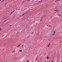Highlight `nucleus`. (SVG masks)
I'll return each mask as SVG.
<instances>
[{"label": "nucleus", "instance_id": "obj_22", "mask_svg": "<svg viewBox=\"0 0 62 62\" xmlns=\"http://www.w3.org/2000/svg\"><path fill=\"white\" fill-rule=\"evenodd\" d=\"M1 0H0V1H1Z\"/></svg>", "mask_w": 62, "mask_h": 62}, {"label": "nucleus", "instance_id": "obj_19", "mask_svg": "<svg viewBox=\"0 0 62 62\" xmlns=\"http://www.w3.org/2000/svg\"><path fill=\"white\" fill-rule=\"evenodd\" d=\"M61 62H62V60L61 61Z\"/></svg>", "mask_w": 62, "mask_h": 62}, {"label": "nucleus", "instance_id": "obj_9", "mask_svg": "<svg viewBox=\"0 0 62 62\" xmlns=\"http://www.w3.org/2000/svg\"><path fill=\"white\" fill-rule=\"evenodd\" d=\"M47 59H49V57H47Z\"/></svg>", "mask_w": 62, "mask_h": 62}, {"label": "nucleus", "instance_id": "obj_20", "mask_svg": "<svg viewBox=\"0 0 62 62\" xmlns=\"http://www.w3.org/2000/svg\"><path fill=\"white\" fill-rule=\"evenodd\" d=\"M40 21H41V20H40Z\"/></svg>", "mask_w": 62, "mask_h": 62}, {"label": "nucleus", "instance_id": "obj_10", "mask_svg": "<svg viewBox=\"0 0 62 62\" xmlns=\"http://www.w3.org/2000/svg\"><path fill=\"white\" fill-rule=\"evenodd\" d=\"M58 15L59 16V17H60V15H59L58 14Z\"/></svg>", "mask_w": 62, "mask_h": 62}, {"label": "nucleus", "instance_id": "obj_8", "mask_svg": "<svg viewBox=\"0 0 62 62\" xmlns=\"http://www.w3.org/2000/svg\"><path fill=\"white\" fill-rule=\"evenodd\" d=\"M55 31H54V34H55Z\"/></svg>", "mask_w": 62, "mask_h": 62}, {"label": "nucleus", "instance_id": "obj_6", "mask_svg": "<svg viewBox=\"0 0 62 62\" xmlns=\"http://www.w3.org/2000/svg\"><path fill=\"white\" fill-rule=\"evenodd\" d=\"M21 44H19L18 46H21Z\"/></svg>", "mask_w": 62, "mask_h": 62}, {"label": "nucleus", "instance_id": "obj_3", "mask_svg": "<svg viewBox=\"0 0 62 62\" xmlns=\"http://www.w3.org/2000/svg\"><path fill=\"white\" fill-rule=\"evenodd\" d=\"M19 52H22V50H19Z\"/></svg>", "mask_w": 62, "mask_h": 62}, {"label": "nucleus", "instance_id": "obj_15", "mask_svg": "<svg viewBox=\"0 0 62 62\" xmlns=\"http://www.w3.org/2000/svg\"><path fill=\"white\" fill-rule=\"evenodd\" d=\"M61 0H58V1H61Z\"/></svg>", "mask_w": 62, "mask_h": 62}, {"label": "nucleus", "instance_id": "obj_11", "mask_svg": "<svg viewBox=\"0 0 62 62\" xmlns=\"http://www.w3.org/2000/svg\"><path fill=\"white\" fill-rule=\"evenodd\" d=\"M55 2H58V0L56 1H55Z\"/></svg>", "mask_w": 62, "mask_h": 62}, {"label": "nucleus", "instance_id": "obj_13", "mask_svg": "<svg viewBox=\"0 0 62 62\" xmlns=\"http://www.w3.org/2000/svg\"><path fill=\"white\" fill-rule=\"evenodd\" d=\"M27 62H29V61H28V60L27 61Z\"/></svg>", "mask_w": 62, "mask_h": 62}, {"label": "nucleus", "instance_id": "obj_16", "mask_svg": "<svg viewBox=\"0 0 62 62\" xmlns=\"http://www.w3.org/2000/svg\"><path fill=\"white\" fill-rule=\"evenodd\" d=\"M52 62H54V61L53 60H52Z\"/></svg>", "mask_w": 62, "mask_h": 62}, {"label": "nucleus", "instance_id": "obj_4", "mask_svg": "<svg viewBox=\"0 0 62 62\" xmlns=\"http://www.w3.org/2000/svg\"><path fill=\"white\" fill-rule=\"evenodd\" d=\"M50 45V43L48 45V47H49Z\"/></svg>", "mask_w": 62, "mask_h": 62}, {"label": "nucleus", "instance_id": "obj_5", "mask_svg": "<svg viewBox=\"0 0 62 62\" xmlns=\"http://www.w3.org/2000/svg\"><path fill=\"white\" fill-rule=\"evenodd\" d=\"M14 11H15V10H14V11H13L12 12V13H13V12H14Z\"/></svg>", "mask_w": 62, "mask_h": 62}, {"label": "nucleus", "instance_id": "obj_12", "mask_svg": "<svg viewBox=\"0 0 62 62\" xmlns=\"http://www.w3.org/2000/svg\"><path fill=\"white\" fill-rule=\"evenodd\" d=\"M2 29H1V28H0V31H1V30Z\"/></svg>", "mask_w": 62, "mask_h": 62}, {"label": "nucleus", "instance_id": "obj_18", "mask_svg": "<svg viewBox=\"0 0 62 62\" xmlns=\"http://www.w3.org/2000/svg\"><path fill=\"white\" fill-rule=\"evenodd\" d=\"M3 2V1H1V2Z\"/></svg>", "mask_w": 62, "mask_h": 62}, {"label": "nucleus", "instance_id": "obj_1", "mask_svg": "<svg viewBox=\"0 0 62 62\" xmlns=\"http://www.w3.org/2000/svg\"><path fill=\"white\" fill-rule=\"evenodd\" d=\"M26 13H25L24 14H23V15L21 16H20V17H23V16H24V15H25V14H26Z\"/></svg>", "mask_w": 62, "mask_h": 62}, {"label": "nucleus", "instance_id": "obj_21", "mask_svg": "<svg viewBox=\"0 0 62 62\" xmlns=\"http://www.w3.org/2000/svg\"><path fill=\"white\" fill-rule=\"evenodd\" d=\"M4 0H3L2 1H4Z\"/></svg>", "mask_w": 62, "mask_h": 62}, {"label": "nucleus", "instance_id": "obj_14", "mask_svg": "<svg viewBox=\"0 0 62 62\" xmlns=\"http://www.w3.org/2000/svg\"><path fill=\"white\" fill-rule=\"evenodd\" d=\"M14 51H12V53H14Z\"/></svg>", "mask_w": 62, "mask_h": 62}, {"label": "nucleus", "instance_id": "obj_2", "mask_svg": "<svg viewBox=\"0 0 62 62\" xmlns=\"http://www.w3.org/2000/svg\"><path fill=\"white\" fill-rule=\"evenodd\" d=\"M37 59H38V56H37L36 58L35 59V61H37Z\"/></svg>", "mask_w": 62, "mask_h": 62}, {"label": "nucleus", "instance_id": "obj_17", "mask_svg": "<svg viewBox=\"0 0 62 62\" xmlns=\"http://www.w3.org/2000/svg\"><path fill=\"white\" fill-rule=\"evenodd\" d=\"M19 46H17V47H19Z\"/></svg>", "mask_w": 62, "mask_h": 62}, {"label": "nucleus", "instance_id": "obj_23", "mask_svg": "<svg viewBox=\"0 0 62 62\" xmlns=\"http://www.w3.org/2000/svg\"><path fill=\"white\" fill-rule=\"evenodd\" d=\"M53 35H54V34H53Z\"/></svg>", "mask_w": 62, "mask_h": 62}, {"label": "nucleus", "instance_id": "obj_7", "mask_svg": "<svg viewBox=\"0 0 62 62\" xmlns=\"http://www.w3.org/2000/svg\"><path fill=\"white\" fill-rule=\"evenodd\" d=\"M23 46H24V45H22V46L23 48Z\"/></svg>", "mask_w": 62, "mask_h": 62}]
</instances>
